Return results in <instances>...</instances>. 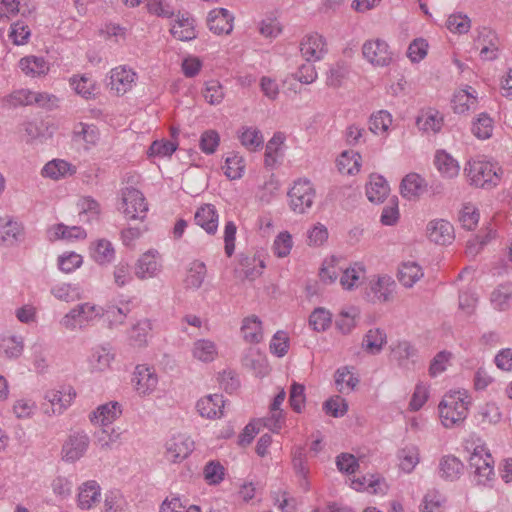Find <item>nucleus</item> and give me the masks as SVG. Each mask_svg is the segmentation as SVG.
Segmentation results:
<instances>
[{
  "instance_id": "obj_2",
  "label": "nucleus",
  "mask_w": 512,
  "mask_h": 512,
  "mask_svg": "<svg viewBox=\"0 0 512 512\" xmlns=\"http://www.w3.org/2000/svg\"><path fill=\"white\" fill-rule=\"evenodd\" d=\"M471 185L481 188H489L497 185L499 176L496 171V167L483 160H470L464 168Z\"/></svg>"
},
{
  "instance_id": "obj_23",
  "label": "nucleus",
  "mask_w": 512,
  "mask_h": 512,
  "mask_svg": "<svg viewBox=\"0 0 512 512\" xmlns=\"http://www.w3.org/2000/svg\"><path fill=\"white\" fill-rule=\"evenodd\" d=\"M22 234L21 225L8 217L0 218V244L12 246Z\"/></svg>"
},
{
  "instance_id": "obj_11",
  "label": "nucleus",
  "mask_w": 512,
  "mask_h": 512,
  "mask_svg": "<svg viewBox=\"0 0 512 512\" xmlns=\"http://www.w3.org/2000/svg\"><path fill=\"white\" fill-rule=\"evenodd\" d=\"M300 51L308 62L321 60L327 53L325 38L318 33L305 36L300 44Z\"/></svg>"
},
{
  "instance_id": "obj_57",
  "label": "nucleus",
  "mask_w": 512,
  "mask_h": 512,
  "mask_svg": "<svg viewBox=\"0 0 512 512\" xmlns=\"http://www.w3.org/2000/svg\"><path fill=\"white\" fill-rule=\"evenodd\" d=\"M400 468L409 473L419 462V453L416 447H405L398 452Z\"/></svg>"
},
{
  "instance_id": "obj_50",
  "label": "nucleus",
  "mask_w": 512,
  "mask_h": 512,
  "mask_svg": "<svg viewBox=\"0 0 512 512\" xmlns=\"http://www.w3.org/2000/svg\"><path fill=\"white\" fill-rule=\"evenodd\" d=\"M365 273L364 267L359 263L343 270L340 277V284L346 290H351L358 285L359 279Z\"/></svg>"
},
{
  "instance_id": "obj_64",
  "label": "nucleus",
  "mask_w": 512,
  "mask_h": 512,
  "mask_svg": "<svg viewBox=\"0 0 512 512\" xmlns=\"http://www.w3.org/2000/svg\"><path fill=\"white\" fill-rule=\"evenodd\" d=\"M357 315V312L354 308H352L350 311H342L335 321L336 328L342 333V334H348L352 331V329L355 327V317Z\"/></svg>"
},
{
  "instance_id": "obj_59",
  "label": "nucleus",
  "mask_w": 512,
  "mask_h": 512,
  "mask_svg": "<svg viewBox=\"0 0 512 512\" xmlns=\"http://www.w3.org/2000/svg\"><path fill=\"white\" fill-rule=\"evenodd\" d=\"M150 330V321L147 319L140 320L132 327L130 340L135 346H144L147 343V336Z\"/></svg>"
},
{
  "instance_id": "obj_55",
  "label": "nucleus",
  "mask_w": 512,
  "mask_h": 512,
  "mask_svg": "<svg viewBox=\"0 0 512 512\" xmlns=\"http://www.w3.org/2000/svg\"><path fill=\"white\" fill-rule=\"evenodd\" d=\"M114 354L106 347L96 348L90 358V363L95 370L103 371L110 366Z\"/></svg>"
},
{
  "instance_id": "obj_13",
  "label": "nucleus",
  "mask_w": 512,
  "mask_h": 512,
  "mask_svg": "<svg viewBox=\"0 0 512 512\" xmlns=\"http://www.w3.org/2000/svg\"><path fill=\"white\" fill-rule=\"evenodd\" d=\"M292 467L298 479L299 486L304 490L310 489L308 480L309 467L307 466V456L304 446H294L291 451Z\"/></svg>"
},
{
  "instance_id": "obj_58",
  "label": "nucleus",
  "mask_w": 512,
  "mask_h": 512,
  "mask_svg": "<svg viewBox=\"0 0 512 512\" xmlns=\"http://www.w3.org/2000/svg\"><path fill=\"white\" fill-rule=\"evenodd\" d=\"M446 26L452 33L465 34L471 28V20L465 14L456 13L448 17Z\"/></svg>"
},
{
  "instance_id": "obj_63",
  "label": "nucleus",
  "mask_w": 512,
  "mask_h": 512,
  "mask_svg": "<svg viewBox=\"0 0 512 512\" xmlns=\"http://www.w3.org/2000/svg\"><path fill=\"white\" fill-rule=\"evenodd\" d=\"M427 50V41L423 38H417L410 43L407 49V56L412 62L417 63L425 58Z\"/></svg>"
},
{
  "instance_id": "obj_7",
  "label": "nucleus",
  "mask_w": 512,
  "mask_h": 512,
  "mask_svg": "<svg viewBox=\"0 0 512 512\" xmlns=\"http://www.w3.org/2000/svg\"><path fill=\"white\" fill-rule=\"evenodd\" d=\"M89 444L90 439L84 431L70 433L62 446V459L66 462H76L85 455Z\"/></svg>"
},
{
  "instance_id": "obj_14",
  "label": "nucleus",
  "mask_w": 512,
  "mask_h": 512,
  "mask_svg": "<svg viewBox=\"0 0 512 512\" xmlns=\"http://www.w3.org/2000/svg\"><path fill=\"white\" fill-rule=\"evenodd\" d=\"M136 78V73L132 69L126 68V66L116 67L110 72V88L115 91L118 95H123L129 91Z\"/></svg>"
},
{
  "instance_id": "obj_16",
  "label": "nucleus",
  "mask_w": 512,
  "mask_h": 512,
  "mask_svg": "<svg viewBox=\"0 0 512 512\" xmlns=\"http://www.w3.org/2000/svg\"><path fill=\"white\" fill-rule=\"evenodd\" d=\"M234 17L225 8H217L209 12L207 23L210 31L215 34H229L233 29Z\"/></svg>"
},
{
  "instance_id": "obj_18",
  "label": "nucleus",
  "mask_w": 512,
  "mask_h": 512,
  "mask_svg": "<svg viewBox=\"0 0 512 512\" xmlns=\"http://www.w3.org/2000/svg\"><path fill=\"white\" fill-rule=\"evenodd\" d=\"M218 212L214 205L203 204L195 212V223L208 234L214 235L218 229Z\"/></svg>"
},
{
  "instance_id": "obj_24",
  "label": "nucleus",
  "mask_w": 512,
  "mask_h": 512,
  "mask_svg": "<svg viewBox=\"0 0 512 512\" xmlns=\"http://www.w3.org/2000/svg\"><path fill=\"white\" fill-rule=\"evenodd\" d=\"M129 312L130 309L127 304L122 306L109 304L105 307L100 306L99 315L108 323L109 328H115L124 323Z\"/></svg>"
},
{
  "instance_id": "obj_29",
  "label": "nucleus",
  "mask_w": 512,
  "mask_h": 512,
  "mask_svg": "<svg viewBox=\"0 0 512 512\" xmlns=\"http://www.w3.org/2000/svg\"><path fill=\"white\" fill-rule=\"evenodd\" d=\"M101 492L96 481H87L81 487L78 494V505L81 509H90L99 501Z\"/></svg>"
},
{
  "instance_id": "obj_61",
  "label": "nucleus",
  "mask_w": 512,
  "mask_h": 512,
  "mask_svg": "<svg viewBox=\"0 0 512 512\" xmlns=\"http://www.w3.org/2000/svg\"><path fill=\"white\" fill-rule=\"evenodd\" d=\"M70 84L77 94L85 99H90L94 96L95 83L93 80L86 76L80 78L73 77L70 79Z\"/></svg>"
},
{
  "instance_id": "obj_38",
  "label": "nucleus",
  "mask_w": 512,
  "mask_h": 512,
  "mask_svg": "<svg viewBox=\"0 0 512 512\" xmlns=\"http://www.w3.org/2000/svg\"><path fill=\"white\" fill-rule=\"evenodd\" d=\"M241 330L244 339L249 343H259L263 338L261 321L255 315L244 319Z\"/></svg>"
},
{
  "instance_id": "obj_62",
  "label": "nucleus",
  "mask_w": 512,
  "mask_h": 512,
  "mask_svg": "<svg viewBox=\"0 0 512 512\" xmlns=\"http://www.w3.org/2000/svg\"><path fill=\"white\" fill-rule=\"evenodd\" d=\"M323 410L326 414L335 418L342 417L348 410V405L340 396L332 397L323 404Z\"/></svg>"
},
{
  "instance_id": "obj_4",
  "label": "nucleus",
  "mask_w": 512,
  "mask_h": 512,
  "mask_svg": "<svg viewBox=\"0 0 512 512\" xmlns=\"http://www.w3.org/2000/svg\"><path fill=\"white\" fill-rule=\"evenodd\" d=\"M478 485L486 486L494 477V460L485 446H477L469 458Z\"/></svg>"
},
{
  "instance_id": "obj_27",
  "label": "nucleus",
  "mask_w": 512,
  "mask_h": 512,
  "mask_svg": "<svg viewBox=\"0 0 512 512\" xmlns=\"http://www.w3.org/2000/svg\"><path fill=\"white\" fill-rule=\"evenodd\" d=\"M463 463L455 456H443L439 463L440 477L445 480L454 481L460 477L463 472Z\"/></svg>"
},
{
  "instance_id": "obj_32",
  "label": "nucleus",
  "mask_w": 512,
  "mask_h": 512,
  "mask_svg": "<svg viewBox=\"0 0 512 512\" xmlns=\"http://www.w3.org/2000/svg\"><path fill=\"white\" fill-rule=\"evenodd\" d=\"M192 355L201 362H212L218 355L216 344L208 339H199L193 343Z\"/></svg>"
},
{
  "instance_id": "obj_34",
  "label": "nucleus",
  "mask_w": 512,
  "mask_h": 512,
  "mask_svg": "<svg viewBox=\"0 0 512 512\" xmlns=\"http://www.w3.org/2000/svg\"><path fill=\"white\" fill-rule=\"evenodd\" d=\"M422 277V268L416 262L403 263L398 271L399 282L407 288L412 287Z\"/></svg>"
},
{
  "instance_id": "obj_3",
  "label": "nucleus",
  "mask_w": 512,
  "mask_h": 512,
  "mask_svg": "<svg viewBox=\"0 0 512 512\" xmlns=\"http://www.w3.org/2000/svg\"><path fill=\"white\" fill-rule=\"evenodd\" d=\"M316 191L308 179H298L288 191L289 207L297 214L306 213L313 205Z\"/></svg>"
},
{
  "instance_id": "obj_10",
  "label": "nucleus",
  "mask_w": 512,
  "mask_h": 512,
  "mask_svg": "<svg viewBox=\"0 0 512 512\" xmlns=\"http://www.w3.org/2000/svg\"><path fill=\"white\" fill-rule=\"evenodd\" d=\"M194 449V442L185 434H178L166 443V458L171 462H180L187 458Z\"/></svg>"
},
{
  "instance_id": "obj_42",
  "label": "nucleus",
  "mask_w": 512,
  "mask_h": 512,
  "mask_svg": "<svg viewBox=\"0 0 512 512\" xmlns=\"http://www.w3.org/2000/svg\"><path fill=\"white\" fill-rule=\"evenodd\" d=\"M206 277V265L201 261H193L187 271L185 285L188 288L198 289Z\"/></svg>"
},
{
  "instance_id": "obj_56",
  "label": "nucleus",
  "mask_w": 512,
  "mask_h": 512,
  "mask_svg": "<svg viewBox=\"0 0 512 512\" xmlns=\"http://www.w3.org/2000/svg\"><path fill=\"white\" fill-rule=\"evenodd\" d=\"M74 140H83L84 142L95 145L98 141V130L94 125L78 123L73 130Z\"/></svg>"
},
{
  "instance_id": "obj_40",
  "label": "nucleus",
  "mask_w": 512,
  "mask_h": 512,
  "mask_svg": "<svg viewBox=\"0 0 512 512\" xmlns=\"http://www.w3.org/2000/svg\"><path fill=\"white\" fill-rule=\"evenodd\" d=\"M386 341V333L379 328H375L370 329L366 333L362 345L369 353L378 354L386 344Z\"/></svg>"
},
{
  "instance_id": "obj_9",
  "label": "nucleus",
  "mask_w": 512,
  "mask_h": 512,
  "mask_svg": "<svg viewBox=\"0 0 512 512\" xmlns=\"http://www.w3.org/2000/svg\"><path fill=\"white\" fill-rule=\"evenodd\" d=\"M396 289L395 281L387 275L379 276L370 283L367 297L372 303H386L393 300Z\"/></svg>"
},
{
  "instance_id": "obj_46",
  "label": "nucleus",
  "mask_w": 512,
  "mask_h": 512,
  "mask_svg": "<svg viewBox=\"0 0 512 512\" xmlns=\"http://www.w3.org/2000/svg\"><path fill=\"white\" fill-rule=\"evenodd\" d=\"M477 98L468 90L457 91L452 99V107L455 113L463 114L476 106Z\"/></svg>"
},
{
  "instance_id": "obj_33",
  "label": "nucleus",
  "mask_w": 512,
  "mask_h": 512,
  "mask_svg": "<svg viewBox=\"0 0 512 512\" xmlns=\"http://www.w3.org/2000/svg\"><path fill=\"white\" fill-rule=\"evenodd\" d=\"M75 173V168L65 160L55 159L47 164L42 169V175L54 180H58L67 175Z\"/></svg>"
},
{
  "instance_id": "obj_39",
  "label": "nucleus",
  "mask_w": 512,
  "mask_h": 512,
  "mask_svg": "<svg viewBox=\"0 0 512 512\" xmlns=\"http://www.w3.org/2000/svg\"><path fill=\"white\" fill-rule=\"evenodd\" d=\"M359 379L347 366L337 369L335 373V384L340 393L350 392L358 385Z\"/></svg>"
},
{
  "instance_id": "obj_51",
  "label": "nucleus",
  "mask_w": 512,
  "mask_h": 512,
  "mask_svg": "<svg viewBox=\"0 0 512 512\" xmlns=\"http://www.w3.org/2000/svg\"><path fill=\"white\" fill-rule=\"evenodd\" d=\"M224 174L231 180H236L242 177L245 169L244 159L237 153H232L226 158L225 166L223 167Z\"/></svg>"
},
{
  "instance_id": "obj_45",
  "label": "nucleus",
  "mask_w": 512,
  "mask_h": 512,
  "mask_svg": "<svg viewBox=\"0 0 512 512\" xmlns=\"http://www.w3.org/2000/svg\"><path fill=\"white\" fill-rule=\"evenodd\" d=\"M51 294L67 303L82 299V291L77 285L62 283L51 288Z\"/></svg>"
},
{
  "instance_id": "obj_41",
  "label": "nucleus",
  "mask_w": 512,
  "mask_h": 512,
  "mask_svg": "<svg viewBox=\"0 0 512 512\" xmlns=\"http://www.w3.org/2000/svg\"><path fill=\"white\" fill-rule=\"evenodd\" d=\"M239 139L241 144L249 151H257L262 148L264 143L261 131L255 127H243Z\"/></svg>"
},
{
  "instance_id": "obj_49",
  "label": "nucleus",
  "mask_w": 512,
  "mask_h": 512,
  "mask_svg": "<svg viewBox=\"0 0 512 512\" xmlns=\"http://www.w3.org/2000/svg\"><path fill=\"white\" fill-rule=\"evenodd\" d=\"M472 133L478 139L486 140L492 136L493 120L487 113H480L473 122Z\"/></svg>"
},
{
  "instance_id": "obj_5",
  "label": "nucleus",
  "mask_w": 512,
  "mask_h": 512,
  "mask_svg": "<svg viewBox=\"0 0 512 512\" xmlns=\"http://www.w3.org/2000/svg\"><path fill=\"white\" fill-rule=\"evenodd\" d=\"M100 306L89 302L76 305L61 320V324L69 330L84 329L95 319L100 318Z\"/></svg>"
},
{
  "instance_id": "obj_30",
  "label": "nucleus",
  "mask_w": 512,
  "mask_h": 512,
  "mask_svg": "<svg viewBox=\"0 0 512 512\" xmlns=\"http://www.w3.org/2000/svg\"><path fill=\"white\" fill-rule=\"evenodd\" d=\"M24 349L23 339L14 335H5L0 338V356L7 359H17Z\"/></svg>"
},
{
  "instance_id": "obj_60",
  "label": "nucleus",
  "mask_w": 512,
  "mask_h": 512,
  "mask_svg": "<svg viewBox=\"0 0 512 512\" xmlns=\"http://www.w3.org/2000/svg\"><path fill=\"white\" fill-rule=\"evenodd\" d=\"M292 246L291 234L288 231L280 232L273 242L274 254L279 258L286 257L290 253Z\"/></svg>"
},
{
  "instance_id": "obj_47",
  "label": "nucleus",
  "mask_w": 512,
  "mask_h": 512,
  "mask_svg": "<svg viewBox=\"0 0 512 512\" xmlns=\"http://www.w3.org/2000/svg\"><path fill=\"white\" fill-rule=\"evenodd\" d=\"M239 265L241 267V273L243 277L248 280H254L258 276L262 274V270L265 267V264L262 260L257 259L256 257H242L240 259Z\"/></svg>"
},
{
  "instance_id": "obj_31",
  "label": "nucleus",
  "mask_w": 512,
  "mask_h": 512,
  "mask_svg": "<svg viewBox=\"0 0 512 512\" xmlns=\"http://www.w3.org/2000/svg\"><path fill=\"white\" fill-rule=\"evenodd\" d=\"M76 393L71 391L62 392L58 390H50L46 392L45 399L51 404L53 414H61L70 405Z\"/></svg>"
},
{
  "instance_id": "obj_25",
  "label": "nucleus",
  "mask_w": 512,
  "mask_h": 512,
  "mask_svg": "<svg viewBox=\"0 0 512 512\" xmlns=\"http://www.w3.org/2000/svg\"><path fill=\"white\" fill-rule=\"evenodd\" d=\"M19 67L25 75L30 77H39L49 71V65L45 59L33 55L21 58Z\"/></svg>"
},
{
  "instance_id": "obj_17",
  "label": "nucleus",
  "mask_w": 512,
  "mask_h": 512,
  "mask_svg": "<svg viewBox=\"0 0 512 512\" xmlns=\"http://www.w3.org/2000/svg\"><path fill=\"white\" fill-rule=\"evenodd\" d=\"M225 401L221 394H210L197 402V410L202 417L216 419L223 416Z\"/></svg>"
},
{
  "instance_id": "obj_21",
  "label": "nucleus",
  "mask_w": 512,
  "mask_h": 512,
  "mask_svg": "<svg viewBox=\"0 0 512 512\" xmlns=\"http://www.w3.org/2000/svg\"><path fill=\"white\" fill-rule=\"evenodd\" d=\"M476 43L481 45L480 56L482 59L494 60L497 58V37L490 29L483 28L479 31Z\"/></svg>"
},
{
  "instance_id": "obj_43",
  "label": "nucleus",
  "mask_w": 512,
  "mask_h": 512,
  "mask_svg": "<svg viewBox=\"0 0 512 512\" xmlns=\"http://www.w3.org/2000/svg\"><path fill=\"white\" fill-rule=\"evenodd\" d=\"M92 257L101 265L111 263L115 258V250L112 243L106 239L96 241L92 249Z\"/></svg>"
},
{
  "instance_id": "obj_15",
  "label": "nucleus",
  "mask_w": 512,
  "mask_h": 512,
  "mask_svg": "<svg viewBox=\"0 0 512 512\" xmlns=\"http://www.w3.org/2000/svg\"><path fill=\"white\" fill-rule=\"evenodd\" d=\"M429 239L439 245H447L454 240L453 225L443 219L430 221L427 225Z\"/></svg>"
},
{
  "instance_id": "obj_37",
  "label": "nucleus",
  "mask_w": 512,
  "mask_h": 512,
  "mask_svg": "<svg viewBox=\"0 0 512 512\" xmlns=\"http://www.w3.org/2000/svg\"><path fill=\"white\" fill-rule=\"evenodd\" d=\"M170 32L176 39L181 41H189L196 38L194 20L182 16L172 25Z\"/></svg>"
},
{
  "instance_id": "obj_19",
  "label": "nucleus",
  "mask_w": 512,
  "mask_h": 512,
  "mask_svg": "<svg viewBox=\"0 0 512 512\" xmlns=\"http://www.w3.org/2000/svg\"><path fill=\"white\" fill-rule=\"evenodd\" d=\"M161 271V264L154 252L148 251L141 255L135 264V275L138 279L144 280L156 277Z\"/></svg>"
},
{
  "instance_id": "obj_44",
  "label": "nucleus",
  "mask_w": 512,
  "mask_h": 512,
  "mask_svg": "<svg viewBox=\"0 0 512 512\" xmlns=\"http://www.w3.org/2000/svg\"><path fill=\"white\" fill-rule=\"evenodd\" d=\"M31 91L28 89L14 90L10 94L1 98V106L6 109L16 108L18 106L31 105Z\"/></svg>"
},
{
  "instance_id": "obj_6",
  "label": "nucleus",
  "mask_w": 512,
  "mask_h": 512,
  "mask_svg": "<svg viewBox=\"0 0 512 512\" xmlns=\"http://www.w3.org/2000/svg\"><path fill=\"white\" fill-rule=\"evenodd\" d=\"M120 209H122L127 219L143 220L146 217L148 206L142 192L133 187H126L122 190V206Z\"/></svg>"
},
{
  "instance_id": "obj_52",
  "label": "nucleus",
  "mask_w": 512,
  "mask_h": 512,
  "mask_svg": "<svg viewBox=\"0 0 512 512\" xmlns=\"http://www.w3.org/2000/svg\"><path fill=\"white\" fill-rule=\"evenodd\" d=\"M332 322L331 313L325 308L319 307L309 316V324L317 332L326 331Z\"/></svg>"
},
{
  "instance_id": "obj_53",
  "label": "nucleus",
  "mask_w": 512,
  "mask_h": 512,
  "mask_svg": "<svg viewBox=\"0 0 512 512\" xmlns=\"http://www.w3.org/2000/svg\"><path fill=\"white\" fill-rule=\"evenodd\" d=\"M512 297V286L505 284L498 286L492 292L491 302L495 309L505 311L509 308V301Z\"/></svg>"
},
{
  "instance_id": "obj_12",
  "label": "nucleus",
  "mask_w": 512,
  "mask_h": 512,
  "mask_svg": "<svg viewBox=\"0 0 512 512\" xmlns=\"http://www.w3.org/2000/svg\"><path fill=\"white\" fill-rule=\"evenodd\" d=\"M132 383L139 395H148L155 390L158 377L154 369L145 365H138L132 377Z\"/></svg>"
},
{
  "instance_id": "obj_20",
  "label": "nucleus",
  "mask_w": 512,
  "mask_h": 512,
  "mask_svg": "<svg viewBox=\"0 0 512 512\" xmlns=\"http://www.w3.org/2000/svg\"><path fill=\"white\" fill-rule=\"evenodd\" d=\"M427 182L417 173L407 174L401 181L400 192L409 200L419 198L426 190Z\"/></svg>"
},
{
  "instance_id": "obj_22",
  "label": "nucleus",
  "mask_w": 512,
  "mask_h": 512,
  "mask_svg": "<svg viewBox=\"0 0 512 512\" xmlns=\"http://www.w3.org/2000/svg\"><path fill=\"white\" fill-rule=\"evenodd\" d=\"M390 188L381 175H371L366 186V195L370 202L381 203L389 194Z\"/></svg>"
},
{
  "instance_id": "obj_8",
  "label": "nucleus",
  "mask_w": 512,
  "mask_h": 512,
  "mask_svg": "<svg viewBox=\"0 0 512 512\" xmlns=\"http://www.w3.org/2000/svg\"><path fill=\"white\" fill-rule=\"evenodd\" d=\"M362 54L374 66H388L392 61L389 46L381 39L366 41L362 47Z\"/></svg>"
},
{
  "instance_id": "obj_36",
  "label": "nucleus",
  "mask_w": 512,
  "mask_h": 512,
  "mask_svg": "<svg viewBox=\"0 0 512 512\" xmlns=\"http://www.w3.org/2000/svg\"><path fill=\"white\" fill-rule=\"evenodd\" d=\"M86 237V232L84 229L78 226H66L62 223L54 225L49 230V239L51 241L59 240V239H84Z\"/></svg>"
},
{
  "instance_id": "obj_54",
  "label": "nucleus",
  "mask_w": 512,
  "mask_h": 512,
  "mask_svg": "<svg viewBox=\"0 0 512 512\" xmlns=\"http://www.w3.org/2000/svg\"><path fill=\"white\" fill-rule=\"evenodd\" d=\"M203 97L210 105H219L225 97L224 88L217 80L207 81L205 83Z\"/></svg>"
},
{
  "instance_id": "obj_28",
  "label": "nucleus",
  "mask_w": 512,
  "mask_h": 512,
  "mask_svg": "<svg viewBox=\"0 0 512 512\" xmlns=\"http://www.w3.org/2000/svg\"><path fill=\"white\" fill-rule=\"evenodd\" d=\"M434 163L445 178H454L459 174L460 166L458 162L448 153L443 150L437 151Z\"/></svg>"
},
{
  "instance_id": "obj_26",
  "label": "nucleus",
  "mask_w": 512,
  "mask_h": 512,
  "mask_svg": "<svg viewBox=\"0 0 512 512\" xmlns=\"http://www.w3.org/2000/svg\"><path fill=\"white\" fill-rule=\"evenodd\" d=\"M121 414L118 402H110L99 406L90 416V420L106 426L112 423Z\"/></svg>"
},
{
  "instance_id": "obj_35",
  "label": "nucleus",
  "mask_w": 512,
  "mask_h": 512,
  "mask_svg": "<svg viewBox=\"0 0 512 512\" xmlns=\"http://www.w3.org/2000/svg\"><path fill=\"white\" fill-rule=\"evenodd\" d=\"M416 125L424 132L437 133L443 125V118L436 110H428L418 115Z\"/></svg>"
},
{
  "instance_id": "obj_48",
  "label": "nucleus",
  "mask_w": 512,
  "mask_h": 512,
  "mask_svg": "<svg viewBox=\"0 0 512 512\" xmlns=\"http://www.w3.org/2000/svg\"><path fill=\"white\" fill-rule=\"evenodd\" d=\"M392 124V116L386 110H379L369 118V130L374 134L386 133Z\"/></svg>"
},
{
  "instance_id": "obj_1",
  "label": "nucleus",
  "mask_w": 512,
  "mask_h": 512,
  "mask_svg": "<svg viewBox=\"0 0 512 512\" xmlns=\"http://www.w3.org/2000/svg\"><path fill=\"white\" fill-rule=\"evenodd\" d=\"M470 397L466 390L449 391L438 405L441 423L446 428L460 425L467 418Z\"/></svg>"
}]
</instances>
